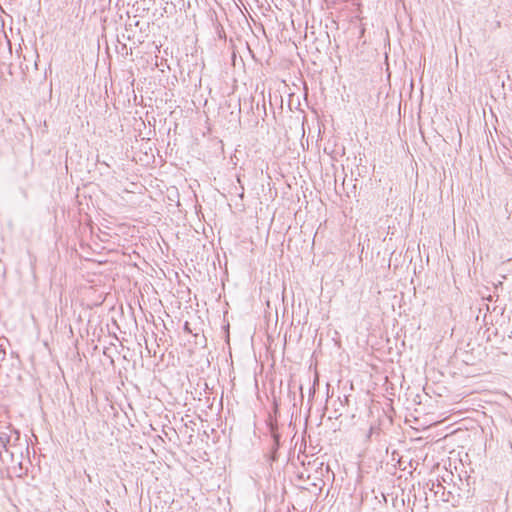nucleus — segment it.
<instances>
[{
	"mask_svg": "<svg viewBox=\"0 0 512 512\" xmlns=\"http://www.w3.org/2000/svg\"><path fill=\"white\" fill-rule=\"evenodd\" d=\"M274 440H275L276 445H278L279 436L278 435H274Z\"/></svg>",
	"mask_w": 512,
	"mask_h": 512,
	"instance_id": "nucleus-3",
	"label": "nucleus"
},
{
	"mask_svg": "<svg viewBox=\"0 0 512 512\" xmlns=\"http://www.w3.org/2000/svg\"><path fill=\"white\" fill-rule=\"evenodd\" d=\"M379 431H380V429H379L378 427H376V426H371V427L369 428V431H368L367 435H366V438H367L368 440H371V439H372V437H373V435H375V434H377V435H378V434H379Z\"/></svg>",
	"mask_w": 512,
	"mask_h": 512,
	"instance_id": "nucleus-2",
	"label": "nucleus"
},
{
	"mask_svg": "<svg viewBox=\"0 0 512 512\" xmlns=\"http://www.w3.org/2000/svg\"><path fill=\"white\" fill-rule=\"evenodd\" d=\"M28 449L27 441L22 442L20 432L11 424L0 430V463L21 477L26 473L22 467L23 449Z\"/></svg>",
	"mask_w": 512,
	"mask_h": 512,
	"instance_id": "nucleus-1",
	"label": "nucleus"
}]
</instances>
